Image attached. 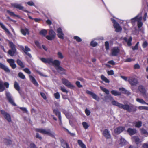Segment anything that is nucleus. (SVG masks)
Here are the masks:
<instances>
[{
	"instance_id": "1",
	"label": "nucleus",
	"mask_w": 148,
	"mask_h": 148,
	"mask_svg": "<svg viewBox=\"0 0 148 148\" xmlns=\"http://www.w3.org/2000/svg\"><path fill=\"white\" fill-rule=\"evenodd\" d=\"M111 103L113 105L116 106L120 108L126 110L130 112H135L137 110L136 107L132 104L128 105L126 104L123 105L114 100L111 101Z\"/></svg>"
},
{
	"instance_id": "2",
	"label": "nucleus",
	"mask_w": 148,
	"mask_h": 148,
	"mask_svg": "<svg viewBox=\"0 0 148 148\" xmlns=\"http://www.w3.org/2000/svg\"><path fill=\"white\" fill-rule=\"evenodd\" d=\"M36 131L41 134L48 135L52 137H54L55 135V133L51 132L49 129L46 130L42 128H38L36 129Z\"/></svg>"
},
{
	"instance_id": "3",
	"label": "nucleus",
	"mask_w": 148,
	"mask_h": 148,
	"mask_svg": "<svg viewBox=\"0 0 148 148\" xmlns=\"http://www.w3.org/2000/svg\"><path fill=\"white\" fill-rule=\"evenodd\" d=\"M0 112L4 118L9 122L11 121L10 115L3 110H1Z\"/></svg>"
},
{
	"instance_id": "4",
	"label": "nucleus",
	"mask_w": 148,
	"mask_h": 148,
	"mask_svg": "<svg viewBox=\"0 0 148 148\" xmlns=\"http://www.w3.org/2000/svg\"><path fill=\"white\" fill-rule=\"evenodd\" d=\"M62 83L71 89H73L74 86L72 85L71 83L67 79L65 78H63L62 79Z\"/></svg>"
},
{
	"instance_id": "5",
	"label": "nucleus",
	"mask_w": 148,
	"mask_h": 148,
	"mask_svg": "<svg viewBox=\"0 0 148 148\" xmlns=\"http://www.w3.org/2000/svg\"><path fill=\"white\" fill-rule=\"evenodd\" d=\"M56 33L52 30H49V35L46 36V38L49 40H51L54 38L56 36Z\"/></svg>"
},
{
	"instance_id": "6",
	"label": "nucleus",
	"mask_w": 148,
	"mask_h": 148,
	"mask_svg": "<svg viewBox=\"0 0 148 148\" xmlns=\"http://www.w3.org/2000/svg\"><path fill=\"white\" fill-rule=\"evenodd\" d=\"M128 81L132 85H136L138 83L137 80L133 77H128Z\"/></svg>"
},
{
	"instance_id": "7",
	"label": "nucleus",
	"mask_w": 148,
	"mask_h": 148,
	"mask_svg": "<svg viewBox=\"0 0 148 148\" xmlns=\"http://www.w3.org/2000/svg\"><path fill=\"white\" fill-rule=\"evenodd\" d=\"M6 95L9 102L13 106H16V105L14 102L13 98L10 93L6 91Z\"/></svg>"
},
{
	"instance_id": "8",
	"label": "nucleus",
	"mask_w": 148,
	"mask_h": 148,
	"mask_svg": "<svg viewBox=\"0 0 148 148\" xmlns=\"http://www.w3.org/2000/svg\"><path fill=\"white\" fill-rule=\"evenodd\" d=\"M111 20L114 23V27L116 29V31L117 32H119L121 31L122 30V28L120 26L119 24L113 18H111Z\"/></svg>"
},
{
	"instance_id": "9",
	"label": "nucleus",
	"mask_w": 148,
	"mask_h": 148,
	"mask_svg": "<svg viewBox=\"0 0 148 148\" xmlns=\"http://www.w3.org/2000/svg\"><path fill=\"white\" fill-rule=\"evenodd\" d=\"M3 84V82L1 80H0V92L3 91L5 89V87ZM9 85V84L7 82H5L4 83V85L7 88H8Z\"/></svg>"
},
{
	"instance_id": "10",
	"label": "nucleus",
	"mask_w": 148,
	"mask_h": 148,
	"mask_svg": "<svg viewBox=\"0 0 148 148\" xmlns=\"http://www.w3.org/2000/svg\"><path fill=\"white\" fill-rule=\"evenodd\" d=\"M40 60L45 64L48 63L50 64H52L53 59L51 58H40Z\"/></svg>"
},
{
	"instance_id": "11",
	"label": "nucleus",
	"mask_w": 148,
	"mask_h": 148,
	"mask_svg": "<svg viewBox=\"0 0 148 148\" xmlns=\"http://www.w3.org/2000/svg\"><path fill=\"white\" fill-rule=\"evenodd\" d=\"M11 6L12 7L16 8L19 10H23L25 12H27L28 11L24 9V7L22 6L21 4L18 3H12Z\"/></svg>"
},
{
	"instance_id": "12",
	"label": "nucleus",
	"mask_w": 148,
	"mask_h": 148,
	"mask_svg": "<svg viewBox=\"0 0 148 148\" xmlns=\"http://www.w3.org/2000/svg\"><path fill=\"white\" fill-rule=\"evenodd\" d=\"M57 36L60 38L64 39V34L61 28L60 27L58 28L57 29Z\"/></svg>"
},
{
	"instance_id": "13",
	"label": "nucleus",
	"mask_w": 148,
	"mask_h": 148,
	"mask_svg": "<svg viewBox=\"0 0 148 148\" xmlns=\"http://www.w3.org/2000/svg\"><path fill=\"white\" fill-rule=\"evenodd\" d=\"M7 61L10 64V66L13 69L16 67V65L15 63V61L13 59H8Z\"/></svg>"
},
{
	"instance_id": "14",
	"label": "nucleus",
	"mask_w": 148,
	"mask_h": 148,
	"mask_svg": "<svg viewBox=\"0 0 148 148\" xmlns=\"http://www.w3.org/2000/svg\"><path fill=\"white\" fill-rule=\"evenodd\" d=\"M138 90L139 91L143 94V96H146V90L144 87L140 85L138 86Z\"/></svg>"
},
{
	"instance_id": "15",
	"label": "nucleus",
	"mask_w": 148,
	"mask_h": 148,
	"mask_svg": "<svg viewBox=\"0 0 148 148\" xmlns=\"http://www.w3.org/2000/svg\"><path fill=\"white\" fill-rule=\"evenodd\" d=\"M119 51L118 47H115L113 48L111 50L112 56H116Z\"/></svg>"
},
{
	"instance_id": "16",
	"label": "nucleus",
	"mask_w": 148,
	"mask_h": 148,
	"mask_svg": "<svg viewBox=\"0 0 148 148\" xmlns=\"http://www.w3.org/2000/svg\"><path fill=\"white\" fill-rule=\"evenodd\" d=\"M125 127H119L114 130L115 132L117 134H119L125 130Z\"/></svg>"
},
{
	"instance_id": "17",
	"label": "nucleus",
	"mask_w": 148,
	"mask_h": 148,
	"mask_svg": "<svg viewBox=\"0 0 148 148\" xmlns=\"http://www.w3.org/2000/svg\"><path fill=\"white\" fill-rule=\"evenodd\" d=\"M127 132L130 135L135 134L136 133V130L135 129L129 128L127 130Z\"/></svg>"
},
{
	"instance_id": "18",
	"label": "nucleus",
	"mask_w": 148,
	"mask_h": 148,
	"mask_svg": "<svg viewBox=\"0 0 148 148\" xmlns=\"http://www.w3.org/2000/svg\"><path fill=\"white\" fill-rule=\"evenodd\" d=\"M0 68L4 70L6 72L9 73L10 72V69L7 66L0 62Z\"/></svg>"
},
{
	"instance_id": "19",
	"label": "nucleus",
	"mask_w": 148,
	"mask_h": 148,
	"mask_svg": "<svg viewBox=\"0 0 148 148\" xmlns=\"http://www.w3.org/2000/svg\"><path fill=\"white\" fill-rule=\"evenodd\" d=\"M30 51V49L27 46H25V48L24 52L29 58H31L32 57V56L31 54L28 52Z\"/></svg>"
},
{
	"instance_id": "20",
	"label": "nucleus",
	"mask_w": 148,
	"mask_h": 148,
	"mask_svg": "<svg viewBox=\"0 0 148 148\" xmlns=\"http://www.w3.org/2000/svg\"><path fill=\"white\" fill-rule=\"evenodd\" d=\"M52 64L56 68L60 66V62L57 60H53Z\"/></svg>"
},
{
	"instance_id": "21",
	"label": "nucleus",
	"mask_w": 148,
	"mask_h": 148,
	"mask_svg": "<svg viewBox=\"0 0 148 148\" xmlns=\"http://www.w3.org/2000/svg\"><path fill=\"white\" fill-rule=\"evenodd\" d=\"M123 40L127 42V44L128 46H130L131 45V41L132 40V38L131 37H130L128 39L127 38L124 37L123 38Z\"/></svg>"
},
{
	"instance_id": "22",
	"label": "nucleus",
	"mask_w": 148,
	"mask_h": 148,
	"mask_svg": "<svg viewBox=\"0 0 148 148\" xmlns=\"http://www.w3.org/2000/svg\"><path fill=\"white\" fill-rule=\"evenodd\" d=\"M103 135L106 138H110V135L109 131L107 129H106L104 131Z\"/></svg>"
},
{
	"instance_id": "23",
	"label": "nucleus",
	"mask_w": 148,
	"mask_h": 148,
	"mask_svg": "<svg viewBox=\"0 0 148 148\" xmlns=\"http://www.w3.org/2000/svg\"><path fill=\"white\" fill-rule=\"evenodd\" d=\"M142 19V17L141 16H140L139 18H138L137 19L138 26V28H140L143 25V23L141 22Z\"/></svg>"
},
{
	"instance_id": "24",
	"label": "nucleus",
	"mask_w": 148,
	"mask_h": 148,
	"mask_svg": "<svg viewBox=\"0 0 148 148\" xmlns=\"http://www.w3.org/2000/svg\"><path fill=\"white\" fill-rule=\"evenodd\" d=\"M56 69L61 74L64 73H65V69L60 66L56 68Z\"/></svg>"
},
{
	"instance_id": "25",
	"label": "nucleus",
	"mask_w": 148,
	"mask_h": 148,
	"mask_svg": "<svg viewBox=\"0 0 148 148\" xmlns=\"http://www.w3.org/2000/svg\"><path fill=\"white\" fill-rule=\"evenodd\" d=\"M31 81L35 86H38V84L35 78L32 75L29 76Z\"/></svg>"
},
{
	"instance_id": "26",
	"label": "nucleus",
	"mask_w": 148,
	"mask_h": 148,
	"mask_svg": "<svg viewBox=\"0 0 148 148\" xmlns=\"http://www.w3.org/2000/svg\"><path fill=\"white\" fill-rule=\"evenodd\" d=\"M77 143L81 148H86V145L83 143L82 141L81 140H78Z\"/></svg>"
},
{
	"instance_id": "27",
	"label": "nucleus",
	"mask_w": 148,
	"mask_h": 148,
	"mask_svg": "<svg viewBox=\"0 0 148 148\" xmlns=\"http://www.w3.org/2000/svg\"><path fill=\"white\" fill-rule=\"evenodd\" d=\"M111 93L115 96H120L121 95V93L117 91L112 90L111 91Z\"/></svg>"
},
{
	"instance_id": "28",
	"label": "nucleus",
	"mask_w": 148,
	"mask_h": 148,
	"mask_svg": "<svg viewBox=\"0 0 148 148\" xmlns=\"http://www.w3.org/2000/svg\"><path fill=\"white\" fill-rule=\"evenodd\" d=\"M132 138L137 144H138L141 142L140 139L137 136H134Z\"/></svg>"
},
{
	"instance_id": "29",
	"label": "nucleus",
	"mask_w": 148,
	"mask_h": 148,
	"mask_svg": "<svg viewBox=\"0 0 148 148\" xmlns=\"http://www.w3.org/2000/svg\"><path fill=\"white\" fill-rule=\"evenodd\" d=\"M0 25L1 28L3 29L7 33L10 34V32L9 30L5 27L3 24L0 22Z\"/></svg>"
},
{
	"instance_id": "30",
	"label": "nucleus",
	"mask_w": 148,
	"mask_h": 148,
	"mask_svg": "<svg viewBox=\"0 0 148 148\" xmlns=\"http://www.w3.org/2000/svg\"><path fill=\"white\" fill-rule=\"evenodd\" d=\"M8 42L9 46L11 48V49L13 50H16V48L15 47V45L11 41H10L9 40H8Z\"/></svg>"
},
{
	"instance_id": "31",
	"label": "nucleus",
	"mask_w": 148,
	"mask_h": 148,
	"mask_svg": "<svg viewBox=\"0 0 148 148\" xmlns=\"http://www.w3.org/2000/svg\"><path fill=\"white\" fill-rule=\"evenodd\" d=\"M16 51V50L10 49L8 51V53L11 56H14Z\"/></svg>"
},
{
	"instance_id": "32",
	"label": "nucleus",
	"mask_w": 148,
	"mask_h": 148,
	"mask_svg": "<svg viewBox=\"0 0 148 148\" xmlns=\"http://www.w3.org/2000/svg\"><path fill=\"white\" fill-rule=\"evenodd\" d=\"M100 89L106 94L109 95V91L107 89L102 87V86H100Z\"/></svg>"
},
{
	"instance_id": "33",
	"label": "nucleus",
	"mask_w": 148,
	"mask_h": 148,
	"mask_svg": "<svg viewBox=\"0 0 148 148\" xmlns=\"http://www.w3.org/2000/svg\"><path fill=\"white\" fill-rule=\"evenodd\" d=\"M14 87L18 91H19L20 90V87L16 81L14 82Z\"/></svg>"
},
{
	"instance_id": "34",
	"label": "nucleus",
	"mask_w": 148,
	"mask_h": 148,
	"mask_svg": "<svg viewBox=\"0 0 148 148\" xmlns=\"http://www.w3.org/2000/svg\"><path fill=\"white\" fill-rule=\"evenodd\" d=\"M16 62L21 67L24 68L25 67V65L23 62L19 59H17Z\"/></svg>"
},
{
	"instance_id": "35",
	"label": "nucleus",
	"mask_w": 148,
	"mask_h": 148,
	"mask_svg": "<svg viewBox=\"0 0 148 148\" xmlns=\"http://www.w3.org/2000/svg\"><path fill=\"white\" fill-rule=\"evenodd\" d=\"M21 32L22 34L24 35H25L27 34H29L28 30L27 28L21 29Z\"/></svg>"
},
{
	"instance_id": "36",
	"label": "nucleus",
	"mask_w": 148,
	"mask_h": 148,
	"mask_svg": "<svg viewBox=\"0 0 148 148\" xmlns=\"http://www.w3.org/2000/svg\"><path fill=\"white\" fill-rule=\"evenodd\" d=\"M101 79L106 83H109L110 82L109 80L105 77L103 75H101Z\"/></svg>"
},
{
	"instance_id": "37",
	"label": "nucleus",
	"mask_w": 148,
	"mask_h": 148,
	"mask_svg": "<svg viewBox=\"0 0 148 148\" xmlns=\"http://www.w3.org/2000/svg\"><path fill=\"white\" fill-rule=\"evenodd\" d=\"M47 33V31L45 29H42L41 30L40 32V34L43 35V36L46 37V34Z\"/></svg>"
},
{
	"instance_id": "38",
	"label": "nucleus",
	"mask_w": 148,
	"mask_h": 148,
	"mask_svg": "<svg viewBox=\"0 0 148 148\" xmlns=\"http://www.w3.org/2000/svg\"><path fill=\"white\" fill-rule=\"evenodd\" d=\"M82 124L83 127L86 130L89 127V125L86 122H83Z\"/></svg>"
},
{
	"instance_id": "39",
	"label": "nucleus",
	"mask_w": 148,
	"mask_h": 148,
	"mask_svg": "<svg viewBox=\"0 0 148 148\" xmlns=\"http://www.w3.org/2000/svg\"><path fill=\"white\" fill-rule=\"evenodd\" d=\"M61 145L64 148H65L68 145L66 142L63 140H61Z\"/></svg>"
},
{
	"instance_id": "40",
	"label": "nucleus",
	"mask_w": 148,
	"mask_h": 148,
	"mask_svg": "<svg viewBox=\"0 0 148 148\" xmlns=\"http://www.w3.org/2000/svg\"><path fill=\"white\" fill-rule=\"evenodd\" d=\"M58 58L60 59H62L64 58V56L62 53L60 51H59L57 53Z\"/></svg>"
},
{
	"instance_id": "41",
	"label": "nucleus",
	"mask_w": 148,
	"mask_h": 148,
	"mask_svg": "<svg viewBox=\"0 0 148 148\" xmlns=\"http://www.w3.org/2000/svg\"><path fill=\"white\" fill-rule=\"evenodd\" d=\"M7 12L11 16H16L17 17H19V16L18 15H16L14 14V12H11L9 10L7 11Z\"/></svg>"
},
{
	"instance_id": "42",
	"label": "nucleus",
	"mask_w": 148,
	"mask_h": 148,
	"mask_svg": "<svg viewBox=\"0 0 148 148\" xmlns=\"http://www.w3.org/2000/svg\"><path fill=\"white\" fill-rule=\"evenodd\" d=\"M135 126L138 128H139L142 126V123L140 121H138L135 123Z\"/></svg>"
},
{
	"instance_id": "43",
	"label": "nucleus",
	"mask_w": 148,
	"mask_h": 148,
	"mask_svg": "<svg viewBox=\"0 0 148 148\" xmlns=\"http://www.w3.org/2000/svg\"><path fill=\"white\" fill-rule=\"evenodd\" d=\"M18 76L19 77L22 79H25V77L24 74L22 72H19L18 74Z\"/></svg>"
},
{
	"instance_id": "44",
	"label": "nucleus",
	"mask_w": 148,
	"mask_h": 148,
	"mask_svg": "<svg viewBox=\"0 0 148 148\" xmlns=\"http://www.w3.org/2000/svg\"><path fill=\"white\" fill-rule=\"evenodd\" d=\"M92 97L95 100H98L99 99V97L97 96V95L95 93L93 92L92 94L91 95Z\"/></svg>"
},
{
	"instance_id": "45",
	"label": "nucleus",
	"mask_w": 148,
	"mask_h": 148,
	"mask_svg": "<svg viewBox=\"0 0 148 148\" xmlns=\"http://www.w3.org/2000/svg\"><path fill=\"white\" fill-rule=\"evenodd\" d=\"M140 16H139V14H138L135 18L132 19L131 20L132 23H134L136 21H137V19H138V18H139Z\"/></svg>"
},
{
	"instance_id": "46",
	"label": "nucleus",
	"mask_w": 148,
	"mask_h": 148,
	"mask_svg": "<svg viewBox=\"0 0 148 148\" xmlns=\"http://www.w3.org/2000/svg\"><path fill=\"white\" fill-rule=\"evenodd\" d=\"M136 101L137 102L143 104H144V103H146V102H145L142 99L137 98L136 99Z\"/></svg>"
},
{
	"instance_id": "47",
	"label": "nucleus",
	"mask_w": 148,
	"mask_h": 148,
	"mask_svg": "<svg viewBox=\"0 0 148 148\" xmlns=\"http://www.w3.org/2000/svg\"><path fill=\"white\" fill-rule=\"evenodd\" d=\"M74 39L76 40L78 42H79L82 41L81 39L79 37L77 36H75L73 37Z\"/></svg>"
},
{
	"instance_id": "48",
	"label": "nucleus",
	"mask_w": 148,
	"mask_h": 148,
	"mask_svg": "<svg viewBox=\"0 0 148 148\" xmlns=\"http://www.w3.org/2000/svg\"><path fill=\"white\" fill-rule=\"evenodd\" d=\"M105 98L106 100L108 98V99L112 101L113 100H114L113 97H112L111 95H109L108 96H105Z\"/></svg>"
},
{
	"instance_id": "49",
	"label": "nucleus",
	"mask_w": 148,
	"mask_h": 148,
	"mask_svg": "<svg viewBox=\"0 0 148 148\" xmlns=\"http://www.w3.org/2000/svg\"><path fill=\"white\" fill-rule=\"evenodd\" d=\"M140 130L141 131V132L142 134L146 135H148V133L145 130L143 129H141Z\"/></svg>"
},
{
	"instance_id": "50",
	"label": "nucleus",
	"mask_w": 148,
	"mask_h": 148,
	"mask_svg": "<svg viewBox=\"0 0 148 148\" xmlns=\"http://www.w3.org/2000/svg\"><path fill=\"white\" fill-rule=\"evenodd\" d=\"M60 89L63 92H65L66 93H68V91L64 87L61 86L60 87Z\"/></svg>"
},
{
	"instance_id": "51",
	"label": "nucleus",
	"mask_w": 148,
	"mask_h": 148,
	"mask_svg": "<svg viewBox=\"0 0 148 148\" xmlns=\"http://www.w3.org/2000/svg\"><path fill=\"white\" fill-rule=\"evenodd\" d=\"M23 70L25 73L28 74H30L31 73V71H30V70L28 68H25L23 69Z\"/></svg>"
},
{
	"instance_id": "52",
	"label": "nucleus",
	"mask_w": 148,
	"mask_h": 148,
	"mask_svg": "<svg viewBox=\"0 0 148 148\" xmlns=\"http://www.w3.org/2000/svg\"><path fill=\"white\" fill-rule=\"evenodd\" d=\"M148 107L140 106L138 107V109L140 110H147Z\"/></svg>"
},
{
	"instance_id": "53",
	"label": "nucleus",
	"mask_w": 148,
	"mask_h": 148,
	"mask_svg": "<svg viewBox=\"0 0 148 148\" xmlns=\"http://www.w3.org/2000/svg\"><path fill=\"white\" fill-rule=\"evenodd\" d=\"M54 96L55 98L57 99H58L60 98V95L58 92L54 93Z\"/></svg>"
},
{
	"instance_id": "54",
	"label": "nucleus",
	"mask_w": 148,
	"mask_h": 148,
	"mask_svg": "<svg viewBox=\"0 0 148 148\" xmlns=\"http://www.w3.org/2000/svg\"><path fill=\"white\" fill-rule=\"evenodd\" d=\"M139 44V42H138L135 45L134 47H132V49L133 50H137L138 49V45Z\"/></svg>"
},
{
	"instance_id": "55",
	"label": "nucleus",
	"mask_w": 148,
	"mask_h": 148,
	"mask_svg": "<svg viewBox=\"0 0 148 148\" xmlns=\"http://www.w3.org/2000/svg\"><path fill=\"white\" fill-rule=\"evenodd\" d=\"M119 90L120 91H123L125 93H126L127 92V93H128V94H130V92H129L127 91L124 88H119Z\"/></svg>"
},
{
	"instance_id": "56",
	"label": "nucleus",
	"mask_w": 148,
	"mask_h": 148,
	"mask_svg": "<svg viewBox=\"0 0 148 148\" xmlns=\"http://www.w3.org/2000/svg\"><path fill=\"white\" fill-rule=\"evenodd\" d=\"M90 44L93 47H95L97 45V43L94 41H92L91 42Z\"/></svg>"
},
{
	"instance_id": "57",
	"label": "nucleus",
	"mask_w": 148,
	"mask_h": 148,
	"mask_svg": "<svg viewBox=\"0 0 148 148\" xmlns=\"http://www.w3.org/2000/svg\"><path fill=\"white\" fill-rule=\"evenodd\" d=\"M53 112L55 113L56 115L58 116L60 114V113L58 110L56 109H54L53 110Z\"/></svg>"
},
{
	"instance_id": "58",
	"label": "nucleus",
	"mask_w": 148,
	"mask_h": 148,
	"mask_svg": "<svg viewBox=\"0 0 148 148\" xmlns=\"http://www.w3.org/2000/svg\"><path fill=\"white\" fill-rule=\"evenodd\" d=\"M148 45V43L146 41H144L142 44V46L143 48H145Z\"/></svg>"
},
{
	"instance_id": "59",
	"label": "nucleus",
	"mask_w": 148,
	"mask_h": 148,
	"mask_svg": "<svg viewBox=\"0 0 148 148\" xmlns=\"http://www.w3.org/2000/svg\"><path fill=\"white\" fill-rule=\"evenodd\" d=\"M105 46L106 47V49L107 50H108L109 49V44L108 41H106L105 42Z\"/></svg>"
},
{
	"instance_id": "60",
	"label": "nucleus",
	"mask_w": 148,
	"mask_h": 148,
	"mask_svg": "<svg viewBox=\"0 0 148 148\" xmlns=\"http://www.w3.org/2000/svg\"><path fill=\"white\" fill-rule=\"evenodd\" d=\"M85 112L87 116H89L90 115V111L88 110L87 109H86L85 110Z\"/></svg>"
},
{
	"instance_id": "61",
	"label": "nucleus",
	"mask_w": 148,
	"mask_h": 148,
	"mask_svg": "<svg viewBox=\"0 0 148 148\" xmlns=\"http://www.w3.org/2000/svg\"><path fill=\"white\" fill-rule=\"evenodd\" d=\"M107 73L109 75H111L114 74V71L112 70L108 71L107 72Z\"/></svg>"
},
{
	"instance_id": "62",
	"label": "nucleus",
	"mask_w": 148,
	"mask_h": 148,
	"mask_svg": "<svg viewBox=\"0 0 148 148\" xmlns=\"http://www.w3.org/2000/svg\"><path fill=\"white\" fill-rule=\"evenodd\" d=\"M76 84L77 87L79 88H81L82 87V85L80 84V82L79 81H76Z\"/></svg>"
},
{
	"instance_id": "63",
	"label": "nucleus",
	"mask_w": 148,
	"mask_h": 148,
	"mask_svg": "<svg viewBox=\"0 0 148 148\" xmlns=\"http://www.w3.org/2000/svg\"><path fill=\"white\" fill-rule=\"evenodd\" d=\"M30 148H37L36 145L33 143H31L30 144Z\"/></svg>"
},
{
	"instance_id": "64",
	"label": "nucleus",
	"mask_w": 148,
	"mask_h": 148,
	"mask_svg": "<svg viewBox=\"0 0 148 148\" xmlns=\"http://www.w3.org/2000/svg\"><path fill=\"white\" fill-rule=\"evenodd\" d=\"M143 148H148V143H144L143 146Z\"/></svg>"
}]
</instances>
